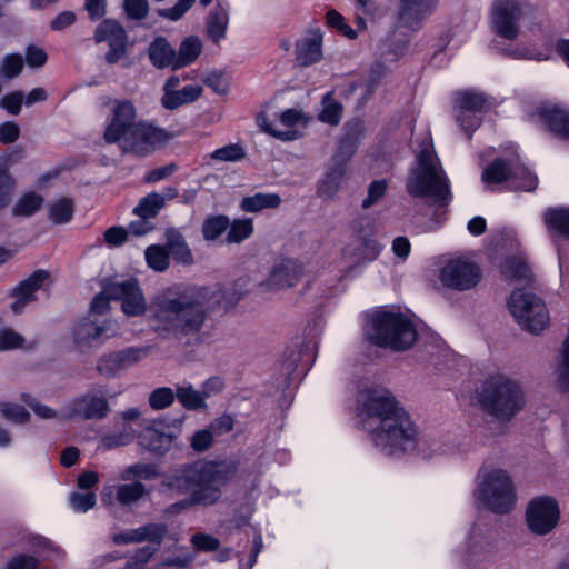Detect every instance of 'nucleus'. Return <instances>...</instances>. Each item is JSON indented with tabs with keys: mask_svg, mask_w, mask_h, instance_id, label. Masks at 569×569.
Listing matches in <instances>:
<instances>
[{
	"mask_svg": "<svg viewBox=\"0 0 569 569\" xmlns=\"http://www.w3.org/2000/svg\"><path fill=\"white\" fill-rule=\"evenodd\" d=\"M166 237L169 256L171 254L172 258L179 263H192L193 258L191 251L181 233L176 230H168L166 232Z\"/></svg>",
	"mask_w": 569,
	"mask_h": 569,
	"instance_id": "nucleus-34",
	"label": "nucleus"
},
{
	"mask_svg": "<svg viewBox=\"0 0 569 569\" xmlns=\"http://www.w3.org/2000/svg\"><path fill=\"white\" fill-rule=\"evenodd\" d=\"M360 401L366 413L363 429L383 455L399 457L416 452L422 459H431L447 453L441 441L419 433L416 423L390 391L371 388Z\"/></svg>",
	"mask_w": 569,
	"mask_h": 569,
	"instance_id": "nucleus-1",
	"label": "nucleus"
},
{
	"mask_svg": "<svg viewBox=\"0 0 569 569\" xmlns=\"http://www.w3.org/2000/svg\"><path fill=\"white\" fill-rule=\"evenodd\" d=\"M176 399V391L169 387H159L148 397V403L153 410H163L170 407Z\"/></svg>",
	"mask_w": 569,
	"mask_h": 569,
	"instance_id": "nucleus-49",
	"label": "nucleus"
},
{
	"mask_svg": "<svg viewBox=\"0 0 569 569\" xmlns=\"http://www.w3.org/2000/svg\"><path fill=\"white\" fill-rule=\"evenodd\" d=\"M281 202V198L277 193H256L243 198L241 209L246 212H258L262 209L277 208Z\"/></svg>",
	"mask_w": 569,
	"mask_h": 569,
	"instance_id": "nucleus-39",
	"label": "nucleus"
},
{
	"mask_svg": "<svg viewBox=\"0 0 569 569\" xmlns=\"http://www.w3.org/2000/svg\"><path fill=\"white\" fill-rule=\"evenodd\" d=\"M94 40L108 42L110 49L106 53V61L109 64L117 63L126 53L128 37L123 27L116 20L102 21L96 29Z\"/></svg>",
	"mask_w": 569,
	"mask_h": 569,
	"instance_id": "nucleus-17",
	"label": "nucleus"
},
{
	"mask_svg": "<svg viewBox=\"0 0 569 569\" xmlns=\"http://www.w3.org/2000/svg\"><path fill=\"white\" fill-rule=\"evenodd\" d=\"M408 193L415 198H427L439 207L451 201L450 181L439 158L437 157L430 137H425L416 153L406 182Z\"/></svg>",
	"mask_w": 569,
	"mask_h": 569,
	"instance_id": "nucleus-4",
	"label": "nucleus"
},
{
	"mask_svg": "<svg viewBox=\"0 0 569 569\" xmlns=\"http://www.w3.org/2000/svg\"><path fill=\"white\" fill-rule=\"evenodd\" d=\"M381 249L382 246L376 239L360 238L343 250V258L352 270L376 260Z\"/></svg>",
	"mask_w": 569,
	"mask_h": 569,
	"instance_id": "nucleus-21",
	"label": "nucleus"
},
{
	"mask_svg": "<svg viewBox=\"0 0 569 569\" xmlns=\"http://www.w3.org/2000/svg\"><path fill=\"white\" fill-rule=\"evenodd\" d=\"M512 167L505 159H496L482 172V180L488 183L508 182L510 186Z\"/></svg>",
	"mask_w": 569,
	"mask_h": 569,
	"instance_id": "nucleus-40",
	"label": "nucleus"
},
{
	"mask_svg": "<svg viewBox=\"0 0 569 569\" xmlns=\"http://www.w3.org/2000/svg\"><path fill=\"white\" fill-rule=\"evenodd\" d=\"M478 401L489 416L507 423L525 408L526 392L518 379L497 373L485 379Z\"/></svg>",
	"mask_w": 569,
	"mask_h": 569,
	"instance_id": "nucleus-5",
	"label": "nucleus"
},
{
	"mask_svg": "<svg viewBox=\"0 0 569 569\" xmlns=\"http://www.w3.org/2000/svg\"><path fill=\"white\" fill-rule=\"evenodd\" d=\"M453 106L460 108V114L463 116L468 110L485 113L489 107L488 98L479 91L466 90L456 94Z\"/></svg>",
	"mask_w": 569,
	"mask_h": 569,
	"instance_id": "nucleus-30",
	"label": "nucleus"
},
{
	"mask_svg": "<svg viewBox=\"0 0 569 569\" xmlns=\"http://www.w3.org/2000/svg\"><path fill=\"white\" fill-rule=\"evenodd\" d=\"M543 220L561 259L560 240H569V209L550 208L545 212Z\"/></svg>",
	"mask_w": 569,
	"mask_h": 569,
	"instance_id": "nucleus-23",
	"label": "nucleus"
},
{
	"mask_svg": "<svg viewBox=\"0 0 569 569\" xmlns=\"http://www.w3.org/2000/svg\"><path fill=\"white\" fill-rule=\"evenodd\" d=\"M117 331L118 326L114 321L99 319L90 315L74 326L72 339L76 349L81 353H86L98 349L106 338L114 336Z\"/></svg>",
	"mask_w": 569,
	"mask_h": 569,
	"instance_id": "nucleus-11",
	"label": "nucleus"
},
{
	"mask_svg": "<svg viewBox=\"0 0 569 569\" xmlns=\"http://www.w3.org/2000/svg\"><path fill=\"white\" fill-rule=\"evenodd\" d=\"M538 183L537 177L523 166H513L510 189L532 191Z\"/></svg>",
	"mask_w": 569,
	"mask_h": 569,
	"instance_id": "nucleus-43",
	"label": "nucleus"
},
{
	"mask_svg": "<svg viewBox=\"0 0 569 569\" xmlns=\"http://www.w3.org/2000/svg\"><path fill=\"white\" fill-rule=\"evenodd\" d=\"M539 118L556 137L569 138V112L558 107H543L539 111Z\"/></svg>",
	"mask_w": 569,
	"mask_h": 569,
	"instance_id": "nucleus-27",
	"label": "nucleus"
},
{
	"mask_svg": "<svg viewBox=\"0 0 569 569\" xmlns=\"http://www.w3.org/2000/svg\"><path fill=\"white\" fill-rule=\"evenodd\" d=\"M322 103L323 109L319 113V120L331 126H337L342 116V104L332 100L329 94L323 98Z\"/></svg>",
	"mask_w": 569,
	"mask_h": 569,
	"instance_id": "nucleus-53",
	"label": "nucleus"
},
{
	"mask_svg": "<svg viewBox=\"0 0 569 569\" xmlns=\"http://www.w3.org/2000/svg\"><path fill=\"white\" fill-rule=\"evenodd\" d=\"M558 383L562 389H569V335L566 337L560 359L556 368Z\"/></svg>",
	"mask_w": 569,
	"mask_h": 569,
	"instance_id": "nucleus-56",
	"label": "nucleus"
},
{
	"mask_svg": "<svg viewBox=\"0 0 569 569\" xmlns=\"http://www.w3.org/2000/svg\"><path fill=\"white\" fill-rule=\"evenodd\" d=\"M202 93V88L197 84L184 86L180 90L163 93L161 103L167 110H174L182 104L196 101Z\"/></svg>",
	"mask_w": 569,
	"mask_h": 569,
	"instance_id": "nucleus-32",
	"label": "nucleus"
},
{
	"mask_svg": "<svg viewBox=\"0 0 569 569\" xmlns=\"http://www.w3.org/2000/svg\"><path fill=\"white\" fill-rule=\"evenodd\" d=\"M202 50V42L196 36L187 37L180 44L178 53L176 52L177 62L173 64V70L186 67L200 56Z\"/></svg>",
	"mask_w": 569,
	"mask_h": 569,
	"instance_id": "nucleus-36",
	"label": "nucleus"
},
{
	"mask_svg": "<svg viewBox=\"0 0 569 569\" xmlns=\"http://www.w3.org/2000/svg\"><path fill=\"white\" fill-rule=\"evenodd\" d=\"M475 497L485 508L500 515L511 511L517 500L512 480L502 469L485 470L478 477Z\"/></svg>",
	"mask_w": 569,
	"mask_h": 569,
	"instance_id": "nucleus-7",
	"label": "nucleus"
},
{
	"mask_svg": "<svg viewBox=\"0 0 569 569\" xmlns=\"http://www.w3.org/2000/svg\"><path fill=\"white\" fill-rule=\"evenodd\" d=\"M149 59L158 69L171 67L177 62L176 50L169 44L166 38L157 37L148 48Z\"/></svg>",
	"mask_w": 569,
	"mask_h": 569,
	"instance_id": "nucleus-29",
	"label": "nucleus"
},
{
	"mask_svg": "<svg viewBox=\"0 0 569 569\" xmlns=\"http://www.w3.org/2000/svg\"><path fill=\"white\" fill-rule=\"evenodd\" d=\"M322 33L312 31L296 44L297 61L300 66L308 67L322 58Z\"/></svg>",
	"mask_w": 569,
	"mask_h": 569,
	"instance_id": "nucleus-25",
	"label": "nucleus"
},
{
	"mask_svg": "<svg viewBox=\"0 0 569 569\" xmlns=\"http://www.w3.org/2000/svg\"><path fill=\"white\" fill-rule=\"evenodd\" d=\"M438 3L439 0H399L397 21L405 28L418 31L436 11Z\"/></svg>",
	"mask_w": 569,
	"mask_h": 569,
	"instance_id": "nucleus-18",
	"label": "nucleus"
},
{
	"mask_svg": "<svg viewBox=\"0 0 569 569\" xmlns=\"http://www.w3.org/2000/svg\"><path fill=\"white\" fill-rule=\"evenodd\" d=\"M229 232L227 234V241L229 243H240L248 239L253 232L252 219H237L233 222H229Z\"/></svg>",
	"mask_w": 569,
	"mask_h": 569,
	"instance_id": "nucleus-46",
	"label": "nucleus"
},
{
	"mask_svg": "<svg viewBox=\"0 0 569 569\" xmlns=\"http://www.w3.org/2000/svg\"><path fill=\"white\" fill-rule=\"evenodd\" d=\"M387 74V68L381 62L375 63L363 79L366 93L371 96Z\"/></svg>",
	"mask_w": 569,
	"mask_h": 569,
	"instance_id": "nucleus-60",
	"label": "nucleus"
},
{
	"mask_svg": "<svg viewBox=\"0 0 569 569\" xmlns=\"http://www.w3.org/2000/svg\"><path fill=\"white\" fill-rule=\"evenodd\" d=\"M523 7L516 0H495L491 3L489 21L492 32L508 41L518 39L521 32Z\"/></svg>",
	"mask_w": 569,
	"mask_h": 569,
	"instance_id": "nucleus-9",
	"label": "nucleus"
},
{
	"mask_svg": "<svg viewBox=\"0 0 569 569\" xmlns=\"http://www.w3.org/2000/svg\"><path fill=\"white\" fill-rule=\"evenodd\" d=\"M69 503L76 512H87L92 509L97 503V497L93 492H71L69 496Z\"/></svg>",
	"mask_w": 569,
	"mask_h": 569,
	"instance_id": "nucleus-59",
	"label": "nucleus"
},
{
	"mask_svg": "<svg viewBox=\"0 0 569 569\" xmlns=\"http://www.w3.org/2000/svg\"><path fill=\"white\" fill-rule=\"evenodd\" d=\"M137 529L140 542L149 541L152 543L160 545L164 535L168 531V526L166 523H148Z\"/></svg>",
	"mask_w": 569,
	"mask_h": 569,
	"instance_id": "nucleus-55",
	"label": "nucleus"
},
{
	"mask_svg": "<svg viewBox=\"0 0 569 569\" xmlns=\"http://www.w3.org/2000/svg\"><path fill=\"white\" fill-rule=\"evenodd\" d=\"M366 336L379 347L403 351L417 340V330L412 321L400 312L377 310L369 315Z\"/></svg>",
	"mask_w": 569,
	"mask_h": 569,
	"instance_id": "nucleus-6",
	"label": "nucleus"
},
{
	"mask_svg": "<svg viewBox=\"0 0 569 569\" xmlns=\"http://www.w3.org/2000/svg\"><path fill=\"white\" fill-rule=\"evenodd\" d=\"M229 1L219 0L207 18V34L214 43H218L226 37L227 28L229 24Z\"/></svg>",
	"mask_w": 569,
	"mask_h": 569,
	"instance_id": "nucleus-24",
	"label": "nucleus"
},
{
	"mask_svg": "<svg viewBox=\"0 0 569 569\" xmlns=\"http://www.w3.org/2000/svg\"><path fill=\"white\" fill-rule=\"evenodd\" d=\"M203 83L218 94H226L230 87V77L223 71H211L203 78Z\"/></svg>",
	"mask_w": 569,
	"mask_h": 569,
	"instance_id": "nucleus-58",
	"label": "nucleus"
},
{
	"mask_svg": "<svg viewBox=\"0 0 569 569\" xmlns=\"http://www.w3.org/2000/svg\"><path fill=\"white\" fill-rule=\"evenodd\" d=\"M48 278L49 273L47 271L37 270L21 281L12 292V296L16 297V300L11 303L12 312L21 313L24 307L36 299V291L42 287Z\"/></svg>",
	"mask_w": 569,
	"mask_h": 569,
	"instance_id": "nucleus-22",
	"label": "nucleus"
},
{
	"mask_svg": "<svg viewBox=\"0 0 569 569\" xmlns=\"http://www.w3.org/2000/svg\"><path fill=\"white\" fill-rule=\"evenodd\" d=\"M229 227V219L226 216H214L204 220L202 234L206 240H216Z\"/></svg>",
	"mask_w": 569,
	"mask_h": 569,
	"instance_id": "nucleus-52",
	"label": "nucleus"
},
{
	"mask_svg": "<svg viewBox=\"0 0 569 569\" xmlns=\"http://www.w3.org/2000/svg\"><path fill=\"white\" fill-rule=\"evenodd\" d=\"M158 476L157 467L150 463H137L128 467L123 473L122 479L129 480L131 478L140 479H154Z\"/></svg>",
	"mask_w": 569,
	"mask_h": 569,
	"instance_id": "nucleus-61",
	"label": "nucleus"
},
{
	"mask_svg": "<svg viewBox=\"0 0 569 569\" xmlns=\"http://www.w3.org/2000/svg\"><path fill=\"white\" fill-rule=\"evenodd\" d=\"M9 162L10 160L8 158L0 160V208L9 203L14 186V181L9 174Z\"/></svg>",
	"mask_w": 569,
	"mask_h": 569,
	"instance_id": "nucleus-50",
	"label": "nucleus"
},
{
	"mask_svg": "<svg viewBox=\"0 0 569 569\" xmlns=\"http://www.w3.org/2000/svg\"><path fill=\"white\" fill-rule=\"evenodd\" d=\"M200 468L203 481V488L200 489L202 491H214L217 493L214 503H217L222 496L221 487L228 483L237 473V462L233 460L208 462L200 465Z\"/></svg>",
	"mask_w": 569,
	"mask_h": 569,
	"instance_id": "nucleus-19",
	"label": "nucleus"
},
{
	"mask_svg": "<svg viewBox=\"0 0 569 569\" xmlns=\"http://www.w3.org/2000/svg\"><path fill=\"white\" fill-rule=\"evenodd\" d=\"M73 212V201L68 198H62L51 204L49 219L56 224H63L72 219Z\"/></svg>",
	"mask_w": 569,
	"mask_h": 569,
	"instance_id": "nucleus-45",
	"label": "nucleus"
},
{
	"mask_svg": "<svg viewBox=\"0 0 569 569\" xmlns=\"http://www.w3.org/2000/svg\"><path fill=\"white\" fill-rule=\"evenodd\" d=\"M141 445L152 452L162 453L169 449L171 437L166 432L148 428L141 436Z\"/></svg>",
	"mask_w": 569,
	"mask_h": 569,
	"instance_id": "nucleus-41",
	"label": "nucleus"
},
{
	"mask_svg": "<svg viewBox=\"0 0 569 569\" xmlns=\"http://www.w3.org/2000/svg\"><path fill=\"white\" fill-rule=\"evenodd\" d=\"M144 254L147 263L151 269L162 272L169 267V252L167 248L152 244L146 249Z\"/></svg>",
	"mask_w": 569,
	"mask_h": 569,
	"instance_id": "nucleus-48",
	"label": "nucleus"
},
{
	"mask_svg": "<svg viewBox=\"0 0 569 569\" xmlns=\"http://www.w3.org/2000/svg\"><path fill=\"white\" fill-rule=\"evenodd\" d=\"M147 355V348L128 347L103 353L97 361V371L106 378H114L137 365Z\"/></svg>",
	"mask_w": 569,
	"mask_h": 569,
	"instance_id": "nucleus-15",
	"label": "nucleus"
},
{
	"mask_svg": "<svg viewBox=\"0 0 569 569\" xmlns=\"http://www.w3.org/2000/svg\"><path fill=\"white\" fill-rule=\"evenodd\" d=\"M327 23L339 30L341 34L347 37L348 39H356L357 31L352 29L347 22L342 14H340L337 10H329L326 14Z\"/></svg>",
	"mask_w": 569,
	"mask_h": 569,
	"instance_id": "nucleus-63",
	"label": "nucleus"
},
{
	"mask_svg": "<svg viewBox=\"0 0 569 569\" xmlns=\"http://www.w3.org/2000/svg\"><path fill=\"white\" fill-rule=\"evenodd\" d=\"M107 292L113 300L121 301V310L126 316H142L147 310V301L137 279L110 282Z\"/></svg>",
	"mask_w": 569,
	"mask_h": 569,
	"instance_id": "nucleus-13",
	"label": "nucleus"
},
{
	"mask_svg": "<svg viewBox=\"0 0 569 569\" xmlns=\"http://www.w3.org/2000/svg\"><path fill=\"white\" fill-rule=\"evenodd\" d=\"M137 119V108L131 100L110 101L103 132L104 141L117 143L123 153L146 157L171 139L164 129Z\"/></svg>",
	"mask_w": 569,
	"mask_h": 569,
	"instance_id": "nucleus-3",
	"label": "nucleus"
},
{
	"mask_svg": "<svg viewBox=\"0 0 569 569\" xmlns=\"http://www.w3.org/2000/svg\"><path fill=\"white\" fill-rule=\"evenodd\" d=\"M507 306L516 322L530 333L538 335L549 325V311L535 293L516 289L511 292Z\"/></svg>",
	"mask_w": 569,
	"mask_h": 569,
	"instance_id": "nucleus-8",
	"label": "nucleus"
},
{
	"mask_svg": "<svg viewBox=\"0 0 569 569\" xmlns=\"http://www.w3.org/2000/svg\"><path fill=\"white\" fill-rule=\"evenodd\" d=\"M345 174L346 168L343 167V163L331 162L323 178L318 183V197L326 201L333 200L342 184Z\"/></svg>",
	"mask_w": 569,
	"mask_h": 569,
	"instance_id": "nucleus-28",
	"label": "nucleus"
},
{
	"mask_svg": "<svg viewBox=\"0 0 569 569\" xmlns=\"http://www.w3.org/2000/svg\"><path fill=\"white\" fill-rule=\"evenodd\" d=\"M110 492L114 493L119 505L128 507L142 499L148 493V490L143 483L134 481L110 487Z\"/></svg>",
	"mask_w": 569,
	"mask_h": 569,
	"instance_id": "nucleus-33",
	"label": "nucleus"
},
{
	"mask_svg": "<svg viewBox=\"0 0 569 569\" xmlns=\"http://www.w3.org/2000/svg\"><path fill=\"white\" fill-rule=\"evenodd\" d=\"M176 398L187 410L206 409L207 403L201 390H197L191 383L184 382L176 388Z\"/></svg>",
	"mask_w": 569,
	"mask_h": 569,
	"instance_id": "nucleus-38",
	"label": "nucleus"
},
{
	"mask_svg": "<svg viewBox=\"0 0 569 569\" xmlns=\"http://www.w3.org/2000/svg\"><path fill=\"white\" fill-rule=\"evenodd\" d=\"M43 198L34 192L23 194L12 208L14 217H30L40 210Z\"/></svg>",
	"mask_w": 569,
	"mask_h": 569,
	"instance_id": "nucleus-44",
	"label": "nucleus"
},
{
	"mask_svg": "<svg viewBox=\"0 0 569 569\" xmlns=\"http://www.w3.org/2000/svg\"><path fill=\"white\" fill-rule=\"evenodd\" d=\"M303 118V114L297 110V109H287L283 112L280 113L279 120L280 123L288 129L286 130H278L273 127V124L267 122L264 118L259 119L260 127L263 129L264 132L269 133L270 136L278 138L282 141H291L297 139V131L291 129L293 126L298 124Z\"/></svg>",
	"mask_w": 569,
	"mask_h": 569,
	"instance_id": "nucleus-26",
	"label": "nucleus"
},
{
	"mask_svg": "<svg viewBox=\"0 0 569 569\" xmlns=\"http://www.w3.org/2000/svg\"><path fill=\"white\" fill-rule=\"evenodd\" d=\"M162 487L179 495L191 493L203 488L200 465H184L166 475L161 481Z\"/></svg>",
	"mask_w": 569,
	"mask_h": 569,
	"instance_id": "nucleus-20",
	"label": "nucleus"
},
{
	"mask_svg": "<svg viewBox=\"0 0 569 569\" xmlns=\"http://www.w3.org/2000/svg\"><path fill=\"white\" fill-rule=\"evenodd\" d=\"M24 338L10 328L0 330V351L23 348Z\"/></svg>",
	"mask_w": 569,
	"mask_h": 569,
	"instance_id": "nucleus-64",
	"label": "nucleus"
},
{
	"mask_svg": "<svg viewBox=\"0 0 569 569\" xmlns=\"http://www.w3.org/2000/svg\"><path fill=\"white\" fill-rule=\"evenodd\" d=\"M23 69V58L19 53L7 54L1 63V73L7 79L18 77Z\"/></svg>",
	"mask_w": 569,
	"mask_h": 569,
	"instance_id": "nucleus-62",
	"label": "nucleus"
},
{
	"mask_svg": "<svg viewBox=\"0 0 569 569\" xmlns=\"http://www.w3.org/2000/svg\"><path fill=\"white\" fill-rule=\"evenodd\" d=\"M441 283L455 290H469L480 281V270L477 264L456 259L449 261L440 271Z\"/></svg>",
	"mask_w": 569,
	"mask_h": 569,
	"instance_id": "nucleus-14",
	"label": "nucleus"
},
{
	"mask_svg": "<svg viewBox=\"0 0 569 569\" xmlns=\"http://www.w3.org/2000/svg\"><path fill=\"white\" fill-rule=\"evenodd\" d=\"M302 274V266L295 260H281L269 271L268 277L259 283L262 292H278L296 286Z\"/></svg>",
	"mask_w": 569,
	"mask_h": 569,
	"instance_id": "nucleus-16",
	"label": "nucleus"
},
{
	"mask_svg": "<svg viewBox=\"0 0 569 569\" xmlns=\"http://www.w3.org/2000/svg\"><path fill=\"white\" fill-rule=\"evenodd\" d=\"M246 157L244 149L238 143H230L210 153V158L220 162H237Z\"/></svg>",
	"mask_w": 569,
	"mask_h": 569,
	"instance_id": "nucleus-54",
	"label": "nucleus"
},
{
	"mask_svg": "<svg viewBox=\"0 0 569 569\" xmlns=\"http://www.w3.org/2000/svg\"><path fill=\"white\" fill-rule=\"evenodd\" d=\"M501 274L505 279L528 283L531 278V269L522 256L507 257L501 264Z\"/></svg>",
	"mask_w": 569,
	"mask_h": 569,
	"instance_id": "nucleus-31",
	"label": "nucleus"
},
{
	"mask_svg": "<svg viewBox=\"0 0 569 569\" xmlns=\"http://www.w3.org/2000/svg\"><path fill=\"white\" fill-rule=\"evenodd\" d=\"M453 113L456 121L467 134L468 139H471L472 133L480 127L482 122V114L477 111L468 110L463 116L460 114V108L453 106Z\"/></svg>",
	"mask_w": 569,
	"mask_h": 569,
	"instance_id": "nucleus-47",
	"label": "nucleus"
},
{
	"mask_svg": "<svg viewBox=\"0 0 569 569\" xmlns=\"http://www.w3.org/2000/svg\"><path fill=\"white\" fill-rule=\"evenodd\" d=\"M221 296L220 290L210 287L164 288L150 300L151 329L162 339L198 345L209 313L221 305Z\"/></svg>",
	"mask_w": 569,
	"mask_h": 569,
	"instance_id": "nucleus-2",
	"label": "nucleus"
},
{
	"mask_svg": "<svg viewBox=\"0 0 569 569\" xmlns=\"http://www.w3.org/2000/svg\"><path fill=\"white\" fill-rule=\"evenodd\" d=\"M216 492L212 490L202 491L201 489L193 490L187 498L179 500L167 509L170 513H179L193 506H212L214 505Z\"/></svg>",
	"mask_w": 569,
	"mask_h": 569,
	"instance_id": "nucleus-35",
	"label": "nucleus"
},
{
	"mask_svg": "<svg viewBox=\"0 0 569 569\" xmlns=\"http://www.w3.org/2000/svg\"><path fill=\"white\" fill-rule=\"evenodd\" d=\"M560 520L558 501L551 496H539L529 501L526 508V525L536 536L550 533Z\"/></svg>",
	"mask_w": 569,
	"mask_h": 569,
	"instance_id": "nucleus-12",
	"label": "nucleus"
},
{
	"mask_svg": "<svg viewBox=\"0 0 569 569\" xmlns=\"http://www.w3.org/2000/svg\"><path fill=\"white\" fill-rule=\"evenodd\" d=\"M355 19L359 30L367 28L366 18H372L378 12V4L375 0H353Z\"/></svg>",
	"mask_w": 569,
	"mask_h": 569,
	"instance_id": "nucleus-51",
	"label": "nucleus"
},
{
	"mask_svg": "<svg viewBox=\"0 0 569 569\" xmlns=\"http://www.w3.org/2000/svg\"><path fill=\"white\" fill-rule=\"evenodd\" d=\"M136 430L128 423H123L119 431L109 432L99 439V448L112 450L130 445L136 438Z\"/></svg>",
	"mask_w": 569,
	"mask_h": 569,
	"instance_id": "nucleus-37",
	"label": "nucleus"
},
{
	"mask_svg": "<svg viewBox=\"0 0 569 569\" xmlns=\"http://www.w3.org/2000/svg\"><path fill=\"white\" fill-rule=\"evenodd\" d=\"M110 410V403L106 395L99 389H89L66 402L61 411V418L63 420L74 418L103 420L108 417Z\"/></svg>",
	"mask_w": 569,
	"mask_h": 569,
	"instance_id": "nucleus-10",
	"label": "nucleus"
},
{
	"mask_svg": "<svg viewBox=\"0 0 569 569\" xmlns=\"http://www.w3.org/2000/svg\"><path fill=\"white\" fill-rule=\"evenodd\" d=\"M162 208L163 202L160 193L151 192L139 201L133 209V213L142 219H151L154 218Z\"/></svg>",
	"mask_w": 569,
	"mask_h": 569,
	"instance_id": "nucleus-42",
	"label": "nucleus"
},
{
	"mask_svg": "<svg viewBox=\"0 0 569 569\" xmlns=\"http://www.w3.org/2000/svg\"><path fill=\"white\" fill-rule=\"evenodd\" d=\"M0 412L7 420L18 425L26 423L30 419V413L24 407L12 402H0Z\"/></svg>",
	"mask_w": 569,
	"mask_h": 569,
	"instance_id": "nucleus-57",
	"label": "nucleus"
}]
</instances>
